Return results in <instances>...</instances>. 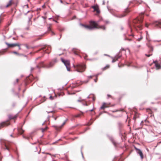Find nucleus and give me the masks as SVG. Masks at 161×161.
Segmentation results:
<instances>
[{"label": "nucleus", "mask_w": 161, "mask_h": 161, "mask_svg": "<svg viewBox=\"0 0 161 161\" xmlns=\"http://www.w3.org/2000/svg\"><path fill=\"white\" fill-rule=\"evenodd\" d=\"M143 17L141 16L140 18L137 17L134 19L132 21V24H128L129 27L130 29L131 32L132 31V27L136 31H138L142 29V23L143 22Z\"/></svg>", "instance_id": "obj_1"}, {"label": "nucleus", "mask_w": 161, "mask_h": 161, "mask_svg": "<svg viewBox=\"0 0 161 161\" xmlns=\"http://www.w3.org/2000/svg\"><path fill=\"white\" fill-rule=\"evenodd\" d=\"M91 25H85L84 27L89 30H92L95 28L101 29L105 30V27L104 25L99 26L96 22L91 20L90 22Z\"/></svg>", "instance_id": "obj_2"}, {"label": "nucleus", "mask_w": 161, "mask_h": 161, "mask_svg": "<svg viewBox=\"0 0 161 161\" xmlns=\"http://www.w3.org/2000/svg\"><path fill=\"white\" fill-rule=\"evenodd\" d=\"M0 142L2 148L4 150H7L8 151H10L11 145L10 143L6 142L3 139H1Z\"/></svg>", "instance_id": "obj_3"}, {"label": "nucleus", "mask_w": 161, "mask_h": 161, "mask_svg": "<svg viewBox=\"0 0 161 161\" xmlns=\"http://www.w3.org/2000/svg\"><path fill=\"white\" fill-rule=\"evenodd\" d=\"M51 50V48L50 46H47L46 45L43 46L42 47L38 50L36 52H38L40 51H42L41 53L42 54H44V53H49Z\"/></svg>", "instance_id": "obj_4"}, {"label": "nucleus", "mask_w": 161, "mask_h": 161, "mask_svg": "<svg viewBox=\"0 0 161 161\" xmlns=\"http://www.w3.org/2000/svg\"><path fill=\"white\" fill-rule=\"evenodd\" d=\"M61 60L66 66L67 71H69L70 70V63L69 61L67 60H65L62 58H61Z\"/></svg>", "instance_id": "obj_5"}, {"label": "nucleus", "mask_w": 161, "mask_h": 161, "mask_svg": "<svg viewBox=\"0 0 161 161\" xmlns=\"http://www.w3.org/2000/svg\"><path fill=\"white\" fill-rule=\"evenodd\" d=\"M77 71L79 72H82L84 71L86 65L84 64H79L77 65Z\"/></svg>", "instance_id": "obj_6"}, {"label": "nucleus", "mask_w": 161, "mask_h": 161, "mask_svg": "<svg viewBox=\"0 0 161 161\" xmlns=\"http://www.w3.org/2000/svg\"><path fill=\"white\" fill-rule=\"evenodd\" d=\"M107 136L109 139L112 142L114 146H116V142H115L113 137L111 136L109 134L106 135Z\"/></svg>", "instance_id": "obj_7"}, {"label": "nucleus", "mask_w": 161, "mask_h": 161, "mask_svg": "<svg viewBox=\"0 0 161 161\" xmlns=\"http://www.w3.org/2000/svg\"><path fill=\"white\" fill-rule=\"evenodd\" d=\"M5 44L8 46V48H12L16 46H19L18 43H9L7 42H6Z\"/></svg>", "instance_id": "obj_8"}, {"label": "nucleus", "mask_w": 161, "mask_h": 161, "mask_svg": "<svg viewBox=\"0 0 161 161\" xmlns=\"http://www.w3.org/2000/svg\"><path fill=\"white\" fill-rule=\"evenodd\" d=\"M41 67L46 68V64H44V62L42 61L40 62L39 64L36 65V68H40Z\"/></svg>", "instance_id": "obj_9"}, {"label": "nucleus", "mask_w": 161, "mask_h": 161, "mask_svg": "<svg viewBox=\"0 0 161 161\" xmlns=\"http://www.w3.org/2000/svg\"><path fill=\"white\" fill-rule=\"evenodd\" d=\"M153 24L155 26H159L161 25V21H155L153 22Z\"/></svg>", "instance_id": "obj_10"}, {"label": "nucleus", "mask_w": 161, "mask_h": 161, "mask_svg": "<svg viewBox=\"0 0 161 161\" xmlns=\"http://www.w3.org/2000/svg\"><path fill=\"white\" fill-rule=\"evenodd\" d=\"M54 65V63L53 62H50L48 64H46V68L49 69L53 67Z\"/></svg>", "instance_id": "obj_11"}, {"label": "nucleus", "mask_w": 161, "mask_h": 161, "mask_svg": "<svg viewBox=\"0 0 161 161\" xmlns=\"http://www.w3.org/2000/svg\"><path fill=\"white\" fill-rule=\"evenodd\" d=\"M10 123L8 122H3L0 124V129L1 127L9 125Z\"/></svg>", "instance_id": "obj_12"}, {"label": "nucleus", "mask_w": 161, "mask_h": 161, "mask_svg": "<svg viewBox=\"0 0 161 161\" xmlns=\"http://www.w3.org/2000/svg\"><path fill=\"white\" fill-rule=\"evenodd\" d=\"M136 153H137V154L139 155L141 159H142L144 158V156L143 153L142 151L140 149H139L138 151H137Z\"/></svg>", "instance_id": "obj_13"}, {"label": "nucleus", "mask_w": 161, "mask_h": 161, "mask_svg": "<svg viewBox=\"0 0 161 161\" xmlns=\"http://www.w3.org/2000/svg\"><path fill=\"white\" fill-rule=\"evenodd\" d=\"M146 45L150 49L149 52L150 53L152 52L153 51V46L150 43H147Z\"/></svg>", "instance_id": "obj_14"}, {"label": "nucleus", "mask_w": 161, "mask_h": 161, "mask_svg": "<svg viewBox=\"0 0 161 161\" xmlns=\"http://www.w3.org/2000/svg\"><path fill=\"white\" fill-rule=\"evenodd\" d=\"M22 126L20 128H18L17 129L18 131L21 135L25 131V130L22 129Z\"/></svg>", "instance_id": "obj_15"}, {"label": "nucleus", "mask_w": 161, "mask_h": 161, "mask_svg": "<svg viewBox=\"0 0 161 161\" xmlns=\"http://www.w3.org/2000/svg\"><path fill=\"white\" fill-rule=\"evenodd\" d=\"M72 52L74 53L75 54L78 55V53H79V50L77 49H75L73 48L72 49Z\"/></svg>", "instance_id": "obj_16"}, {"label": "nucleus", "mask_w": 161, "mask_h": 161, "mask_svg": "<svg viewBox=\"0 0 161 161\" xmlns=\"http://www.w3.org/2000/svg\"><path fill=\"white\" fill-rule=\"evenodd\" d=\"M155 66L157 70L161 69V65L158 63H156L155 64Z\"/></svg>", "instance_id": "obj_17"}, {"label": "nucleus", "mask_w": 161, "mask_h": 161, "mask_svg": "<svg viewBox=\"0 0 161 161\" xmlns=\"http://www.w3.org/2000/svg\"><path fill=\"white\" fill-rule=\"evenodd\" d=\"M8 117L10 119H15L16 118L17 116L16 115L13 116L12 115H8Z\"/></svg>", "instance_id": "obj_18"}, {"label": "nucleus", "mask_w": 161, "mask_h": 161, "mask_svg": "<svg viewBox=\"0 0 161 161\" xmlns=\"http://www.w3.org/2000/svg\"><path fill=\"white\" fill-rule=\"evenodd\" d=\"M126 15V14H120L119 15H116L115 16L117 18H121L123 17Z\"/></svg>", "instance_id": "obj_19"}, {"label": "nucleus", "mask_w": 161, "mask_h": 161, "mask_svg": "<svg viewBox=\"0 0 161 161\" xmlns=\"http://www.w3.org/2000/svg\"><path fill=\"white\" fill-rule=\"evenodd\" d=\"M106 103H104L103 104V105L101 107L100 109H104L105 108H107L108 107L107 106L105 105Z\"/></svg>", "instance_id": "obj_20"}, {"label": "nucleus", "mask_w": 161, "mask_h": 161, "mask_svg": "<svg viewBox=\"0 0 161 161\" xmlns=\"http://www.w3.org/2000/svg\"><path fill=\"white\" fill-rule=\"evenodd\" d=\"M12 0H10L9 1V3L6 5L5 6L6 8L8 7L9 6L11 5L12 4Z\"/></svg>", "instance_id": "obj_21"}, {"label": "nucleus", "mask_w": 161, "mask_h": 161, "mask_svg": "<svg viewBox=\"0 0 161 161\" xmlns=\"http://www.w3.org/2000/svg\"><path fill=\"white\" fill-rule=\"evenodd\" d=\"M48 129V127L47 126H46L45 128H42L41 130L42 132H44L46 130Z\"/></svg>", "instance_id": "obj_22"}, {"label": "nucleus", "mask_w": 161, "mask_h": 161, "mask_svg": "<svg viewBox=\"0 0 161 161\" xmlns=\"http://www.w3.org/2000/svg\"><path fill=\"white\" fill-rule=\"evenodd\" d=\"M121 55H116L114 57V58L116 59V60H117L119 58L121 57Z\"/></svg>", "instance_id": "obj_23"}, {"label": "nucleus", "mask_w": 161, "mask_h": 161, "mask_svg": "<svg viewBox=\"0 0 161 161\" xmlns=\"http://www.w3.org/2000/svg\"><path fill=\"white\" fill-rule=\"evenodd\" d=\"M92 8L95 11V10H96L97 8H98V7L97 6H95V5H94V6H92Z\"/></svg>", "instance_id": "obj_24"}, {"label": "nucleus", "mask_w": 161, "mask_h": 161, "mask_svg": "<svg viewBox=\"0 0 161 161\" xmlns=\"http://www.w3.org/2000/svg\"><path fill=\"white\" fill-rule=\"evenodd\" d=\"M51 62H53V63H54V64L55 63H56L57 62V58H54L53 59Z\"/></svg>", "instance_id": "obj_25"}, {"label": "nucleus", "mask_w": 161, "mask_h": 161, "mask_svg": "<svg viewBox=\"0 0 161 161\" xmlns=\"http://www.w3.org/2000/svg\"><path fill=\"white\" fill-rule=\"evenodd\" d=\"M124 40H128L129 41H132V39H129L126 37H125L124 39Z\"/></svg>", "instance_id": "obj_26"}, {"label": "nucleus", "mask_w": 161, "mask_h": 161, "mask_svg": "<svg viewBox=\"0 0 161 161\" xmlns=\"http://www.w3.org/2000/svg\"><path fill=\"white\" fill-rule=\"evenodd\" d=\"M95 11H96L97 13V14H99L100 13V11L98 9V8H97Z\"/></svg>", "instance_id": "obj_27"}, {"label": "nucleus", "mask_w": 161, "mask_h": 161, "mask_svg": "<svg viewBox=\"0 0 161 161\" xmlns=\"http://www.w3.org/2000/svg\"><path fill=\"white\" fill-rule=\"evenodd\" d=\"M102 114V113H101L99 114L98 115H97L96 116V118L94 119L93 121H94L96 119L99 117V116Z\"/></svg>", "instance_id": "obj_28"}, {"label": "nucleus", "mask_w": 161, "mask_h": 161, "mask_svg": "<svg viewBox=\"0 0 161 161\" xmlns=\"http://www.w3.org/2000/svg\"><path fill=\"white\" fill-rule=\"evenodd\" d=\"M15 153H16L17 154V161H20L18 158H19V155L18 154V153L16 152H15Z\"/></svg>", "instance_id": "obj_29"}, {"label": "nucleus", "mask_w": 161, "mask_h": 161, "mask_svg": "<svg viewBox=\"0 0 161 161\" xmlns=\"http://www.w3.org/2000/svg\"><path fill=\"white\" fill-rule=\"evenodd\" d=\"M143 38V37L142 36H141V37L140 38H139L137 39V40L138 41H140V40L142 39Z\"/></svg>", "instance_id": "obj_30"}, {"label": "nucleus", "mask_w": 161, "mask_h": 161, "mask_svg": "<svg viewBox=\"0 0 161 161\" xmlns=\"http://www.w3.org/2000/svg\"><path fill=\"white\" fill-rule=\"evenodd\" d=\"M64 28H59V30L60 31H64Z\"/></svg>", "instance_id": "obj_31"}, {"label": "nucleus", "mask_w": 161, "mask_h": 161, "mask_svg": "<svg viewBox=\"0 0 161 161\" xmlns=\"http://www.w3.org/2000/svg\"><path fill=\"white\" fill-rule=\"evenodd\" d=\"M12 53H14L15 54H16L17 55L19 54V53L15 51H14L12 52Z\"/></svg>", "instance_id": "obj_32"}, {"label": "nucleus", "mask_w": 161, "mask_h": 161, "mask_svg": "<svg viewBox=\"0 0 161 161\" xmlns=\"http://www.w3.org/2000/svg\"><path fill=\"white\" fill-rule=\"evenodd\" d=\"M130 12V11H129L127 8H126V10H125V13H128Z\"/></svg>", "instance_id": "obj_33"}, {"label": "nucleus", "mask_w": 161, "mask_h": 161, "mask_svg": "<svg viewBox=\"0 0 161 161\" xmlns=\"http://www.w3.org/2000/svg\"><path fill=\"white\" fill-rule=\"evenodd\" d=\"M23 138H25V139H27L28 140H29V137H26V136H23Z\"/></svg>", "instance_id": "obj_34"}, {"label": "nucleus", "mask_w": 161, "mask_h": 161, "mask_svg": "<svg viewBox=\"0 0 161 161\" xmlns=\"http://www.w3.org/2000/svg\"><path fill=\"white\" fill-rule=\"evenodd\" d=\"M152 55V53L151 54H145V55L147 57H149L150 56H151V55Z\"/></svg>", "instance_id": "obj_35"}, {"label": "nucleus", "mask_w": 161, "mask_h": 161, "mask_svg": "<svg viewBox=\"0 0 161 161\" xmlns=\"http://www.w3.org/2000/svg\"><path fill=\"white\" fill-rule=\"evenodd\" d=\"M134 148H135V149L136 150V152H137V151H138L140 149H138V148H137L135 146H134Z\"/></svg>", "instance_id": "obj_36"}, {"label": "nucleus", "mask_w": 161, "mask_h": 161, "mask_svg": "<svg viewBox=\"0 0 161 161\" xmlns=\"http://www.w3.org/2000/svg\"><path fill=\"white\" fill-rule=\"evenodd\" d=\"M89 129V128H86V129L82 133H81V134H82V133H84V132H85L87 130H88Z\"/></svg>", "instance_id": "obj_37"}, {"label": "nucleus", "mask_w": 161, "mask_h": 161, "mask_svg": "<svg viewBox=\"0 0 161 161\" xmlns=\"http://www.w3.org/2000/svg\"><path fill=\"white\" fill-rule=\"evenodd\" d=\"M111 58H112L113 59L112 61V63H114L116 60H115L114 58H113V57H111Z\"/></svg>", "instance_id": "obj_38"}, {"label": "nucleus", "mask_w": 161, "mask_h": 161, "mask_svg": "<svg viewBox=\"0 0 161 161\" xmlns=\"http://www.w3.org/2000/svg\"><path fill=\"white\" fill-rule=\"evenodd\" d=\"M120 28L121 31H123L124 29V27L122 25L120 26Z\"/></svg>", "instance_id": "obj_39"}, {"label": "nucleus", "mask_w": 161, "mask_h": 161, "mask_svg": "<svg viewBox=\"0 0 161 161\" xmlns=\"http://www.w3.org/2000/svg\"><path fill=\"white\" fill-rule=\"evenodd\" d=\"M53 127H54L57 130H58V127L57 126H56V125H53Z\"/></svg>", "instance_id": "obj_40"}, {"label": "nucleus", "mask_w": 161, "mask_h": 161, "mask_svg": "<svg viewBox=\"0 0 161 161\" xmlns=\"http://www.w3.org/2000/svg\"><path fill=\"white\" fill-rule=\"evenodd\" d=\"M82 104L84 106H87L88 105V104L86 103H82Z\"/></svg>", "instance_id": "obj_41"}, {"label": "nucleus", "mask_w": 161, "mask_h": 161, "mask_svg": "<svg viewBox=\"0 0 161 161\" xmlns=\"http://www.w3.org/2000/svg\"><path fill=\"white\" fill-rule=\"evenodd\" d=\"M65 124V123L64 122L62 124V125L60 126V127H62Z\"/></svg>", "instance_id": "obj_42"}, {"label": "nucleus", "mask_w": 161, "mask_h": 161, "mask_svg": "<svg viewBox=\"0 0 161 161\" xmlns=\"http://www.w3.org/2000/svg\"><path fill=\"white\" fill-rule=\"evenodd\" d=\"M48 31H51V28H50V26H49L48 27Z\"/></svg>", "instance_id": "obj_43"}, {"label": "nucleus", "mask_w": 161, "mask_h": 161, "mask_svg": "<svg viewBox=\"0 0 161 161\" xmlns=\"http://www.w3.org/2000/svg\"><path fill=\"white\" fill-rule=\"evenodd\" d=\"M18 45L19 46H18L19 47V49L20 50L21 49V47H20V45L19 43H18Z\"/></svg>", "instance_id": "obj_44"}, {"label": "nucleus", "mask_w": 161, "mask_h": 161, "mask_svg": "<svg viewBox=\"0 0 161 161\" xmlns=\"http://www.w3.org/2000/svg\"><path fill=\"white\" fill-rule=\"evenodd\" d=\"M98 53V51H97L96 52H95L94 53H93V55H96L97 54V53Z\"/></svg>", "instance_id": "obj_45"}, {"label": "nucleus", "mask_w": 161, "mask_h": 161, "mask_svg": "<svg viewBox=\"0 0 161 161\" xmlns=\"http://www.w3.org/2000/svg\"><path fill=\"white\" fill-rule=\"evenodd\" d=\"M80 114H78L75 115V117H79L80 116Z\"/></svg>", "instance_id": "obj_46"}, {"label": "nucleus", "mask_w": 161, "mask_h": 161, "mask_svg": "<svg viewBox=\"0 0 161 161\" xmlns=\"http://www.w3.org/2000/svg\"><path fill=\"white\" fill-rule=\"evenodd\" d=\"M47 113L48 114H49L50 113H53V110H52V111H47Z\"/></svg>", "instance_id": "obj_47"}, {"label": "nucleus", "mask_w": 161, "mask_h": 161, "mask_svg": "<svg viewBox=\"0 0 161 161\" xmlns=\"http://www.w3.org/2000/svg\"><path fill=\"white\" fill-rule=\"evenodd\" d=\"M26 79H27V80H28V79H29L30 80H31V79H30V78H29V76H27V77L26 78Z\"/></svg>", "instance_id": "obj_48"}, {"label": "nucleus", "mask_w": 161, "mask_h": 161, "mask_svg": "<svg viewBox=\"0 0 161 161\" xmlns=\"http://www.w3.org/2000/svg\"><path fill=\"white\" fill-rule=\"evenodd\" d=\"M83 100H84V99L81 100H77V102H82V101Z\"/></svg>", "instance_id": "obj_49"}, {"label": "nucleus", "mask_w": 161, "mask_h": 161, "mask_svg": "<svg viewBox=\"0 0 161 161\" xmlns=\"http://www.w3.org/2000/svg\"><path fill=\"white\" fill-rule=\"evenodd\" d=\"M97 58H95V59H88V60H97Z\"/></svg>", "instance_id": "obj_50"}, {"label": "nucleus", "mask_w": 161, "mask_h": 161, "mask_svg": "<svg viewBox=\"0 0 161 161\" xmlns=\"http://www.w3.org/2000/svg\"><path fill=\"white\" fill-rule=\"evenodd\" d=\"M97 77L96 79H94V81L95 82H97Z\"/></svg>", "instance_id": "obj_51"}, {"label": "nucleus", "mask_w": 161, "mask_h": 161, "mask_svg": "<svg viewBox=\"0 0 161 161\" xmlns=\"http://www.w3.org/2000/svg\"><path fill=\"white\" fill-rule=\"evenodd\" d=\"M107 96L108 97H108H112L109 94H107Z\"/></svg>", "instance_id": "obj_52"}, {"label": "nucleus", "mask_w": 161, "mask_h": 161, "mask_svg": "<svg viewBox=\"0 0 161 161\" xmlns=\"http://www.w3.org/2000/svg\"><path fill=\"white\" fill-rule=\"evenodd\" d=\"M106 69H107L106 67L105 66V67H103V68L102 69L103 70H106Z\"/></svg>", "instance_id": "obj_53"}, {"label": "nucleus", "mask_w": 161, "mask_h": 161, "mask_svg": "<svg viewBox=\"0 0 161 161\" xmlns=\"http://www.w3.org/2000/svg\"><path fill=\"white\" fill-rule=\"evenodd\" d=\"M92 99L93 101H95V97L94 96H93L92 97Z\"/></svg>", "instance_id": "obj_54"}, {"label": "nucleus", "mask_w": 161, "mask_h": 161, "mask_svg": "<svg viewBox=\"0 0 161 161\" xmlns=\"http://www.w3.org/2000/svg\"><path fill=\"white\" fill-rule=\"evenodd\" d=\"M12 92H13L14 93H15L14 89V88L12 89Z\"/></svg>", "instance_id": "obj_55"}, {"label": "nucleus", "mask_w": 161, "mask_h": 161, "mask_svg": "<svg viewBox=\"0 0 161 161\" xmlns=\"http://www.w3.org/2000/svg\"><path fill=\"white\" fill-rule=\"evenodd\" d=\"M80 25L82 26H84V27L85 25H84V24H81V23H80Z\"/></svg>", "instance_id": "obj_56"}, {"label": "nucleus", "mask_w": 161, "mask_h": 161, "mask_svg": "<svg viewBox=\"0 0 161 161\" xmlns=\"http://www.w3.org/2000/svg\"><path fill=\"white\" fill-rule=\"evenodd\" d=\"M92 123H93V122H92L90 124H89V122H88V123L87 125H91L92 124Z\"/></svg>", "instance_id": "obj_57"}, {"label": "nucleus", "mask_w": 161, "mask_h": 161, "mask_svg": "<svg viewBox=\"0 0 161 161\" xmlns=\"http://www.w3.org/2000/svg\"><path fill=\"white\" fill-rule=\"evenodd\" d=\"M16 105V103H13L12 104V106L14 107L15 105Z\"/></svg>", "instance_id": "obj_58"}, {"label": "nucleus", "mask_w": 161, "mask_h": 161, "mask_svg": "<svg viewBox=\"0 0 161 161\" xmlns=\"http://www.w3.org/2000/svg\"><path fill=\"white\" fill-rule=\"evenodd\" d=\"M25 46L26 47V48L27 49H29V47H28V46L26 44H25Z\"/></svg>", "instance_id": "obj_59"}, {"label": "nucleus", "mask_w": 161, "mask_h": 161, "mask_svg": "<svg viewBox=\"0 0 161 161\" xmlns=\"http://www.w3.org/2000/svg\"><path fill=\"white\" fill-rule=\"evenodd\" d=\"M49 98L51 99H53V97L52 96H50L49 97Z\"/></svg>", "instance_id": "obj_60"}, {"label": "nucleus", "mask_w": 161, "mask_h": 161, "mask_svg": "<svg viewBox=\"0 0 161 161\" xmlns=\"http://www.w3.org/2000/svg\"><path fill=\"white\" fill-rule=\"evenodd\" d=\"M92 76L90 75V76H88V78H92Z\"/></svg>", "instance_id": "obj_61"}, {"label": "nucleus", "mask_w": 161, "mask_h": 161, "mask_svg": "<svg viewBox=\"0 0 161 161\" xmlns=\"http://www.w3.org/2000/svg\"><path fill=\"white\" fill-rule=\"evenodd\" d=\"M134 1H130V4H131V3H134Z\"/></svg>", "instance_id": "obj_62"}, {"label": "nucleus", "mask_w": 161, "mask_h": 161, "mask_svg": "<svg viewBox=\"0 0 161 161\" xmlns=\"http://www.w3.org/2000/svg\"><path fill=\"white\" fill-rule=\"evenodd\" d=\"M26 88H25L24 90L22 92H23V93H24L26 91Z\"/></svg>", "instance_id": "obj_63"}, {"label": "nucleus", "mask_w": 161, "mask_h": 161, "mask_svg": "<svg viewBox=\"0 0 161 161\" xmlns=\"http://www.w3.org/2000/svg\"><path fill=\"white\" fill-rule=\"evenodd\" d=\"M17 55L19 56H23V54H20V53H19V54H17Z\"/></svg>", "instance_id": "obj_64"}]
</instances>
